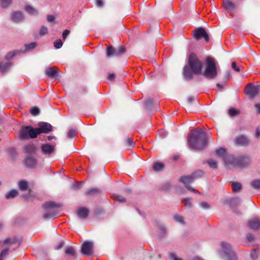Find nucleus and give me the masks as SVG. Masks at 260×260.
Masks as SVG:
<instances>
[{"label":"nucleus","mask_w":260,"mask_h":260,"mask_svg":"<svg viewBox=\"0 0 260 260\" xmlns=\"http://www.w3.org/2000/svg\"><path fill=\"white\" fill-rule=\"evenodd\" d=\"M30 112L31 114L34 116H37L40 113V110L37 107H33L30 110Z\"/></svg>","instance_id":"43"},{"label":"nucleus","mask_w":260,"mask_h":260,"mask_svg":"<svg viewBox=\"0 0 260 260\" xmlns=\"http://www.w3.org/2000/svg\"><path fill=\"white\" fill-rule=\"evenodd\" d=\"M147 113L149 112L151 114H154L155 111V107L157 106V103H154L153 100L151 99H147Z\"/></svg>","instance_id":"21"},{"label":"nucleus","mask_w":260,"mask_h":260,"mask_svg":"<svg viewBox=\"0 0 260 260\" xmlns=\"http://www.w3.org/2000/svg\"><path fill=\"white\" fill-rule=\"evenodd\" d=\"M251 186L254 189L260 188V179H255L251 182Z\"/></svg>","instance_id":"34"},{"label":"nucleus","mask_w":260,"mask_h":260,"mask_svg":"<svg viewBox=\"0 0 260 260\" xmlns=\"http://www.w3.org/2000/svg\"><path fill=\"white\" fill-rule=\"evenodd\" d=\"M12 3V0H0L1 6L3 8H6L11 5Z\"/></svg>","instance_id":"33"},{"label":"nucleus","mask_w":260,"mask_h":260,"mask_svg":"<svg viewBox=\"0 0 260 260\" xmlns=\"http://www.w3.org/2000/svg\"><path fill=\"white\" fill-rule=\"evenodd\" d=\"M246 225L250 230H257L260 228V220L258 218H253L249 220Z\"/></svg>","instance_id":"15"},{"label":"nucleus","mask_w":260,"mask_h":260,"mask_svg":"<svg viewBox=\"0 0 260 260\" xmlns=\"http://www.w3.org/2000/svg\"><path fill=\"white\" fill-rule=\"evenodd\" d=\"M229 114L231 116H235L238 115L240 114V111L238 110L235 109L234 108H231L229 111Z\"/></svg>","instance_id":"42"},{"label":"nucleus","mask_w":260,"mask_h":260,"mask_svg":"<svg viewBox=\"0 0 260 260\" xmlns=\"http://www.w3.org/2000/svg\"><path fill=\"white\" fill-rule=\"evenodd\" d=\"M62 46V43L60 39L57 40L54 42V46L56 49L60 48Z\"/></svg>","instance_id":"47"},{"label":"nucleus","mask_w":260,"mask_h":260,"mask_svg":"<svg viewBox=\"0 0 260 260\" xmlns=\"http://www.w3.org/2000/svg\"><path fill=\"white\" fill-rule=\"evenodd\" d=\"M171 186V185L170 183H167L162 186V188L164 190L167 191L170 188Z\"/></svg>","instance_id":"59"},{"label":"nucleus","mask_w":260,"mask_h":260,"mask_svg":"<svg viewBox=\"0 0 260 260\" xmlns=\"http://www.w3.org/2000/svg\"><path fill=\"white\" fill-rule=\"evenodd\" d=\"M126 52V48L123 46H120L115 48L112 46H107L106 55L108 57L120 56Z\"/></svg>","instance_id":"6"},{"label":"nucleus","mask_w":260,"mask_h":260,"mask_svg":"<svg viewBox=\"0 0 260 260\" xmlns=\"http://www.w3.org/2000/svg\"><path fill=\"white\" fill-rule=\"evenodd\" d=\"M247 240L249 241V242H252L254 241V236L250 234V233H249L247 235Z\"/></svg>","instance_id":"55"},{"label":"nucleus","mask_w":260,"mask_h":260,"mask_svg":"<svg viewBox=\"0 0 260 260\" xmlns=\"http://www.w3.org/2000/svg\"><path fill=\"white\" fill-rule=\"evenodd\" d=\"M60 206L58 204H56L54 202H47L43 205V208L45 210H48L52 208H58Z\"/></svg>","instance_id":"26"},{"label":"nucleus","mask_w":260,"mask_h":260,"mask_svg":"<svg viewBox=\"0 0 260 260\" xmlns=\"http://www.w3.org/2000/svg\"><path fill=\"white\" fill-rule=\"evenodd\" d=\"M64 252L66 254L72 256H75L76 254L75 249L72 246L67 247Z\"/></svg>","instance_id":"30"},{"label":"nucleus","mask_w":260,"mask_h":260,"mask_svg":"<svg viewBox=\"0 0 260 260\" xmlns=\"http://www.w3.org/2000/svg\"><path fill=\"white\" fill-rule=\"evenodd\" d=\"M207 163L208 164L209 167L211 168H213L214 169H216L217 168V164L216 161L212 159H209L207 160Z\"/></svg>","instance_id":"37"},{"label":"nucleus","mask_w":260,"mask_h":260,"mask_svg":"<svg viewBox=\"0 0 260 260\" xmlns=\"http://www.w3.org/2000/svg\"><path fill=\"white\" fill-rule=\"evenodd\" d=\"M64 245V242L63 241H60L57 246H56L55 248V250H59V249L61 248L63 245Z\"/></svg>","instance_id":"58"},{"label":"nucleus","mask_w":260,"mask_h":260,"mask_svg":"<svg viewBox=\"0 0 260 260\" xmlns=\"http://www.w3.org/2000/svg\"><path fill=\"white\" fill-rule=\"evenodd\" d=\"M216 154L219 156H223L225 154V150L222 148H220L216 151Z\"/></svg>","instance_id":"46"},{"label":"nucleus","mask_w":260,"mask_h":260,"mask_svg":"<svg viewBox=\"0 0 260 260\" xmlns=\"http://www.w3.org/2000/svg\"><path fill=\"white\" fill-rule=\"evenodd\" d=\"M241 66H238L235 62L232 63V68L235 71L239 72L241 71Z\"/></svg>","instance_id":"49"},{"label":"nucleus","mask_w":260,"mask_h":260,"mask_svg":"<svg viewBox=\"0 0 260 260\" xmlns=\"http://www.w3.org/2000/svg\"><path fill=\"white\" fill-rule=\"evenodd\" d=\"M37 164V159L32 156H27L24 157V164L29 169L35 168Z\"/></svg>","instance_id":"13"},{"label":"nucleus","mask_w":260,"mask_h":260,"mask_svg":"<svg viewBox=\"0 0 260 260\" xmlns=\"http://www.w3.org/2000/svg\"><path fill=\"white\" fill-rule=\"evenodd\" d=\"M26 11L30 14L34 15L38 13V11L30 6H27L25 7Z\"/></svg>","instance_id":"38"},{"label":"nucleus","mask_w":260,"mask_h":260,"mask_svg":"<svg viewBox=\"0 0 260 260\" xmlns=\"http://www.w3.org/2000/svg\"><path fill=\"white\" fill-rule=\"evenodd\" d=\"M222 6L231 15H234V11L237 8V6L231 0H224Z\"/></svg>","instance_id":"12"},{"label":"nucleus","mask_w":260,"mask_h":260,"mask_svg":"<svg viewBox=\"0 0 260 260\" xmlns=\"http://www.w3.org/2000/svg\"><path fill=\"white\" fill-rule=\"evenodd\" d=\"M135 143L133 142L132 138H127L126 139V146L127 148H132L134 146Z\"/></svg>","instance_id":"40"},{"label":"nucleus","mask_w":260,"mask_h":260,"mask_svg":"<svg viewBox=\"0 0 260 260\" xmlns=\"http://www.w3.org/2000/svg\"><path fill=\"white\" fill-rule=\"evenodd\" d=\"M57 68L55 67L48 68L45 71V74L50 78L54 77L57 76Z\"/></svg>","instance_id":"24"},{"label":"nucleus","mask_w":260,"mask_h":260,"mask_svg":"<svg viewBox=\"0 0 260 260\" xmlns=\"http://www.w3.org/2000/svg\"><path fill=\"white\" fill-rule=\"evenodd\" d=\"M88 214L89 210L85 207L80 208L77 211V214L81 219L86 218L88 215Z\"/></svg>","instance_id":"22"},{"label":"nucleus","mask_w":260,"mask_h":260,"mask_svg":"<svg viewBox=\"0 0 260 260\" xmlns=\"http://www.w3.org/2000/svg\"><path fill=\"white\" fill-rule=\"evenodd\" d=\"M182 202L184 203V205L186 208L189 209L192 207L191 199V198H184Z\"/></svg>","instance_id":"39"},{"label":"nucleus","mask_w":260,"mask_h":260,"mask_svg":"<svg viewBox=\"0 0 260 260\" xmlns=\"http://www.w3.org/2000/svg\"><path fill=\"white\" fill-rule=\"evenodd\" d=\"M41 150L43 154L50 155L54 152L55 148L50 144H46L42 145Z\"/></svg>","instance_id":"17"},{"label":"nucleus","mask_w":260,"mask_h":260,"mask_svg":"<svg viewBox=\"0 0 260 260\" xmlns=\"http://www.w3.org/2000/svg\"><path fill=\"white\" fill-rule=\"evenodd\" d=\"M173 218L176 222L181 224L184 223V221L182 216L179 215H175L174 216Z\"/></svg>","instance_id":"45"},{"label":"nucleus","mask_w":260,"mask_h":260,"mask_svg":"<svg viewBox=\"0 0 260 260\" xmlns=\"http://www.w3.org/2000/svg\"><path fill=\"white\" fill-rule=\"evenodd\" d=\"M236 162L239 166H244L250 162V159L247 156L240 155L236 159Z\"/></svg>","instance_id":"18"},{"label":"nucleus","mask_w":260,"mask_h":260,"mask_svg":"<svg viewBox=\"0 0 260 260\" xmlns=\"http://www.w3.org/2000/svg\"><path fill=\"white\" fill-rule=\"evenodd\" d=\"M255 136L256 138L260 137V128H256Z\"/></svg>","instance_id":"64"},{"label":"nucleus","mask_w":260,"mask_h":260,"mask_svg":"<svg viewBox=\"0 0 260 260\" xmlns=\"http://www.w3.org/2000/svg\"><path fill=\"white\" fill-rule=\"evenodd\" d=\"M17 243H18V245H20V242H19L18 239L16 237L7 238L4 241V243L5 244H10V245H13Z\"/></svg>","instance_id":"27"},{"label":"nucleus","mask_w":260,"mask_h":260,"mask_svg":"<svg viewBox=\"0 0 260 260\" xmlns=\"http://www.w3.org/2000/svg\"><path fill=\"white\" fill-rule=\"evenodd\" d=\"M158 228L160 230V231H161V233L162 234V235L163 236L164 234H165L166 233V228H165V226L164 225H158Z\"/></svg>","instance_id":"57"},{"label":"nucleus","mask_w":260,"mask_h":260,"mask_svg":"<svg viewBox=\"0 0 260 260\" xmlns=\"http://www.w3.org/2000/svg\"><path fill=\"white\" fill-rule=\"evenodd\" d=\"M204 173L201 170H198L191 174V176H193L196 177L193 178V181L199 178H200L203 176Z\"/></svg>","instance_id":"36"},{"label":"nucleus","mask_w":260,"mask_h":260,"mask_svg":"<svg viewBox=\"0 0 260 260\" xmlns=\"http://www.w3.org/2000/svg\"><path fill=\"white\" fill-rule=\"evenodd\" d=\"M232 187L234 192H238L242 189V184L239 182H234L232 183Z\"/></svg>","instance_id":"29"},{"label":"nucleus","mask_w":260,"mask_h":260,"mask_svg":"<svg viewBox=\"0 0 260 260\" xmlns=\"http://www.w3.org/2000/svg\"><path fill=\"white\" fill-rule=\"evenodd\" d=\"M204 77L208 79H214L217 76V70L214 59L208 56L205 60V69L203 73Z\"/></svg>","instance_id":"3"},{"label":"nucleus","mask_w":260,"mask_h":260,"mask_svg":"<svg viewBox=\"0 0 260 260\" xmlns=\"http://www.w3.org/2000/svg\"><path fill=\"white\" fill-rule=\"evenodd\" d=\"M153 169L157 172L161 171L164 168V165L162 163L156 162L153 166Z\"/></svg>","instance_id":"32"},{"label":"nucleus","mask_w":260,"mask_h":260,"mask_svg":"<svg viewBox=\"0 0 260 260\" xmlns=\"http://www.w3.org/2000/svg\"><path fill=\"white\" fill-rule=\"evenodd\" d=\"M154 27H155V32L157 34L158 32V30H159V27L157 24V23L156 22H154Z\"/></svg>","instance_id":"63"},{"label":"nucleus","mask_w":260,"mask_h":260,"mask_svg":"<svg viewBox=\"0 0 260 260\" xmlns=\"http://www.w3.org/2000/svg\"><path fill=\"white\" fill-rule=\"evenodd\" d=\"M92 242L87 241L82 246L81 252L84 255H90L92 253Z\"/></svg>","instance_id":"14"},{"label":"nucleus","mask_w":260,"mask_h":260,"mask_svg":"<svg viewBox=\"0 0 260 260\" xmlns=\"http://www.w3.org/2000/svg\"><path fill=\"white\" fill-rule=\"evenodd\" d=\"M221 246L224 250L226 260H237V257L236 253L232 250L231 246L228 243L222 242Z\"/></svg>","instance_id":"7"},{"label":"nucleus","mask_w":260,"mask_h":260,"mask_svg":"<svg viewBox=\"0 0 260 260\" xmlns=\"http://www.w3.org/2000/svg\"><path fill=\"white\" fill-rule=\"evenodd\" d=\"M188 65L184 66L183 75L187 80L193 79V74L199 75L202 73L203 63L194 53H190L188 57Z\"/></svg>","instance_id":"1"},{"label":"nucleus","mask_w":260,"mask_h":260,"mask_svg":"<svg viewBox=\"0 0 260 260\" xmlns=\"http://www.w3.org/2000/svg\"><path fill=\"white\" fill-rule=\"evenodd\" d=\"M96 4L98 7H102L103 6V2L102 0H96Z\"/></svg>","instance_id":"62"},{"label":"nucleus","mask_w":260,"mask_h":260,"mask_svg":"<svg viewBox=\"0 0 260 260\" xmlns=\"http://www.w3.org/2000/svg\"><path fill=\"white\" fill-rule=\"evenodd\" d=\"M155 46H156V41H153L152 42V45H151V47L149 48V49H150V54L151 55H152L154 54H155V53L156 52Z\"/></svg>","instance_id":"44"},{"label":"nucleus","mask_w":260,"mask_h":260,"mask_svg":"<svg viewBox=\"0 0 260 260\" xmlns=\"http://www.w3.org/2000/svg\"><path fill=\"white\" fill-rule=\"evenodd\" d=\"M83 182H77L72 185L73 189H80L82 188V183Z\"/></svg>","instance_id":"50"},{"label":"nucleus","mask_w":260,"mask_h":260,"mask_svg":"<svg viewBox=\"0 0 260 260\" xmlns=\"http://www.w3.org/2000/svg\"><path fill=\"white\" fill-rule=\"evenodd\" d=\"M102 193V190L98 187H94L88 189L84 194L86 197H92L94 196H99Z\"/></svg>","instance_id":"19"},{"label":"nucleus","mask_w":260,"mask_h":260,"mask_svg":"<svg viewBox=\"0 0 260 260\" xmlns=\"http://www.w3.org/2000/svg\"><path fill=\"white\" fill-rule=\"evenodd\" d=\"M115 78V75L114 73H110L108 76V79L110 80H114Z\"/></svg>","instance_id":"61"},{"label":"nucleus","mask_w":260,"mask_h":260,"mask_svg":"<svg viewBox=\"0 0 260 260\" xmlns=\"http://www.w3.org/2000/svg\"><path fill=\"white\" fill-rule=\"evenodd\" d=\"M78 131L76 128L70 129L67 133V137L69 138H72L76 136Z\"/></svg>","instance_id":"35"},{"label":"nucleus","mask_w":260,"mask_h":260,"mask_svg":"<svg viewBox=\"0 0 260 260\" xmlns=\"http://www.w3.org/2000/svg\"><path fill=\"white\" fill-rule=\"evenodd\" d=\"M23 18L24 17L22 13L19 11L14 12L12 16V20L15 22L21 21Z\"/></svg>","instance_id":"23"},{"label":"nucleus","mask_w":260,"mask_h":260,"mask_svg":"<svg viewBox=\"0 0 260 260\" xmlns=\"http://www.w3.org/2000/svg\"><path fill=\"white\" fill-rule=\"evenodd\" d=\"M18 194V191L16 189H13L10 190L8 193H7L5 194V197L6 199L10 200L15 198Z\"/></svg>","instance_id":"25"},{"label":"nucleus","mask_w":260,"mask_h":260,"mask_svg":"<svg viewBox=\"0 0 260 260\" xmlns=\"http://www.w3.org/2000/svg\"><path fill=\"white\" fill-rule=\"evenodd\" d=\"M169 257L171 260H182L181 258H178L174 253H170L169 254Z\"/></svg>","instance_id":"53"},{"label":"nucleus","mask_w":260,"mask_h":260,"mask_svg":"<svg viewBox=\"0 0 260 260\" xmlns=\"http://www.w3.org/2000/svg\"><path fill=\"white\" fill-rule=\"evenodd\" d=\"M113 198L120 203H124L126 202L125 198L121 195H114L113 196Z\"/></svg>","instance_id":"41"},{"label":"nucleus","mask_w":260,"mask_h":260,"mask_svg":"<svg viewBox=\"0 0 260 260\" xmlns=\"http://www.w3.org/2000/svg\"><path fill=\"white\" fill-rule=\"evenodd\" d=\"M47 32H48V28L44 26H42L41 27L40 32H39L40 35L42 36H44V35L47 34Z\"/></svg>","instance_id":"48"},{"label":"nucleus","mask_w":260,"mask_h":260,"mask_svg":"<svg viewBox=\"0 0 260 260\" xmlns=\"http://www.w3.org/2000/svg\"><path fill=\"white\" fill-rule=\"evenodd\" d=\"M200 206L204 209H208L210 208V206L208 203L203 202L200 203Z\"/></svg>","instance_id":"52"},{"label":"nucleus","mask_w":260,"mask_h":260,"mask_svg":"<svg viewBox=\"0 0 260 260\" xmlns=\"http://www.w3.org/2000/svg\"><path fill=\"white\" fill-rule=\"evenodd\" d=\"M192 35L196 40L203 38L207 42L209 41L208 34L203 27H198L196 28L192 32Z\"/></svg>","instance_id":"9"},{"label":"nucleus","mask_w":260,"mask_h":260,"mask_svg":"<svg viewBox=\"0 0 260 260\" xmlns=\"http://www.w3.org/2000/svg\"><path fill=\"white\" fill-rule=\"evenodd\" d=\"M194 177H195L193 176H191L190 175L187 176L181 177L180 178L179 180L184 184L185 187L189 190L196 193H200L198 190L195 189L190 185V184L194 181L193 178Z\"/></svg>","instance_id":"10"},{"label":"nucleus","mask_w":260,"mask_h":260,"mask_svg":"<svg viewBox=\"0 0 260 260\" xmlns=\"http://www.w3.org/2000/svg\"><path fill=\"white\" fill-rule=\"evenodd\" d=\"M47 19L48 22H51L54 20L55 17L52 15H48L47 17Z\"/></svg>","instance_id":"60"},{"label":"nucleus","mask_w":260,"mask_h":260,"mask_svg":"<svg viewBox=\"0 0 260 260\" xmlns=\"http://www.w3.org/2000/svg\"><path fill=\"white\" fill-rule=\"evenodd\" d=\"M55 216V214L54 213H46L44 215V218L46 219L49 217L53 218Z\"/></svg>","instance_id":"54"},{"label":"nucleus","mask_w":260,"mask_h":260,"mask_svg":"<svg viewBox=\"0 0 260 260\" xmlns=\"http://www.w3.org/2000/svg\"><path fill=\"white\" fill-rule=\"evenodd\" d=\"M235 143L237 146H246L248 144L249 140L246 136L240 135L235 138Z\"/></svg>","instance_id":"16"},{"label":"nucleus","mask_w":260,"mask_h":260,"mask_svg":"<svg viewBox=\"0 0 260 260\" xmlns=\"http://www.w3.org/2000/svg\"><path fill=\"white\" fill-rule=\"evenodd\" d=\"M38 126L39 127L38 128H36L38 136L41 133L48 134L52 131V125L48 122H39L38 124Z\"/></svg>","instance_id":"11"},{"label":"nucleus","mask_w":260,"mask_h":260,"mask_svg":"<svg viewBox=\"0 0 260 260\" xmlns=\"http://www.w3.org/2000/svg\"><path fill=\"white\" fill-rule=\"evenodd\" d=\"M9 251V248H6L4 249H3L1 252L0 258L6 256L8 253Z\"/></svg>","instance_id":"51"},{"label":"nucleus","mask_w":260,"mask_h":260,"mask_svg":"<svg viewBox=\"0 0 260 260\" xmlns=\"http://www.w3.org/2000/svg\"><path fill=\"white\" fill-rule=\"evenodd\" d=\"M37 46L36 42H32L29 44H26L24 48L20 49V50H14L9 52L5 56L7 60H10L13 57L19 55L21 53H25L29 50L34 49Z\"/></svg>","instance_id":"5"},{"label":"nucleus","mask_w":260,"mask_h":260,"mask_svg":"<svg viewBox=\"0 0 260 260\" xmlns=\"http://www.w3.org/2000/svg\"><path fill=\"white\" fill-rule=\"evenodd\" d=\"M37 148L34 144H26L24 146L23 152L26 154L37 153Z\"/></svg>","instance_id":"20"},{"label":"nucleus","mask_w":260,"mask_h":260,"mask_svg":"<svg viewBox=\"0 0 260 260\" xmlns=\"http://www.w3.org/2000/svg\"><path fill=\"white\" fill-rule=\"evenodd\" d=\"M19 138L21 140L35 139L38 137L36 128L31 126H22L19 130Z\"/></svg>","instance_id":"4"},{"label":"nucleus","mask_w":260,"mask_h":260,"mask_svg":"<svg viewBox=\"0 0 260 260\" xmlns=\"http://www.w3.org/2000/svg\"><path fill=\"white\" fill-rule=\"evenodd\" d=\"M19 189L22 191H25L28 188V183L25 180H22L19 183Z\"/></svg>","instance_id":"31"},{"label":"nucleus","mask_w":260,"mask_h":260,"mask_svg":"<svg viewBox=\"0 0 260 260\" xmlns=\"http://www.w3.org/2000/svg\"><path fill=\"white\" fill-rule=\"evenodd\" d=\"M11 64L10 62H6L4 64L0 62V72L4 73L11 67Z\"/></svg>","instance_id":"28"},{"label":"nucleus","mask_w":260,"mask_h":260,"mask_svg":"<svg viewBox=\"0 0 260 260\" xmlns=\"http://www.w3.org/2000/svg\"><path fill=\"white\" fill-rule=\"evenodd\" d=\"M70 31L69 30H68V29H65L63 31V33H62V38H63V40H66L67 37L70 34Z\"/></svg>","instance_id":"56"},{"label":"nucleus","mask_w":260,"mask_h":260,"mask_svg":"<svg viewBox=\"0 0 260 260\" xmlns=\"http://www.w3.org/2000/svg\"><path fill=\"white\" fill-rule=\"evenodd\" d=\"M188 145L191 148L201 150L207 144V137L206 133L201 128H195L187 137Z\"/></svg>","instance_id":"2"},{"label":"nucleus","mask_w":260,"mask_h":260,"mask_svg":"<svg viewBox=\"0 0 260 260\" xmlns=\"http://www.w3.org/2000/svg\"><path fill=\"white\" fill-rule=\"evenodd\" d=\"M260 92V85H254L252 83L248 84L245 88V93L250 98H253Z\"/></svg>","instance_id":"8"}]
</instances>
